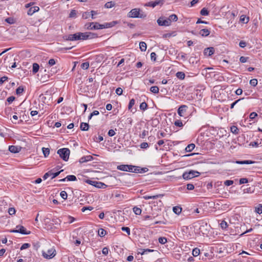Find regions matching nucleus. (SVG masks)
<instances>
[{"label":"nucleus","mask_w":262,"mask_h":262,"mask_svg":"<svg viewBox=\"0 0 262 262\" xmlns=\"http://www.w3.org/2000/svg\"><path fill=\"white\" fill-rule=\"evenodd\" d=\"M177 77L180 79H184L185 77V74L182 72H178L176 74Z\"/></svg>","instance_id":"38"},{"label":"nucleus","mask_w":262,"mask_h":262,"mask_svg":"<svg viewBox=\"0 0 262 262\" xmlns=\"http://www.w3.org/2000/svg\"><path fill=\"white\" fill-rule=\"evenodd\" d=\"M149 90L154 94H158L159 92V89L157 86H152L150 88Z\"/></svg>","instance_id":"32"},{"label":"nucleus","mask_w":262,"mask_h":262,"mask_svg":"<svg viewBox=\"0 0 262 262\" xmlns=\"http://www.w3.org/2000/svg\"><path fill=\"white\" fill-rule=\"evenodd\" d=\"M255 212L259 214L262 213V204H259L255 207Z\"/></svg>","instance_id":"29"},{"label":"nucleus","mask_w":262,"mask_h":262,"mask_svg":"<svg viewBox=\"0 0 262 262\" xmlns=\"http://www.w3.org/2000/svg\"><path fill=\"white\" fill-rule=\"evenodd\" d=\"M89 16H90V13L88 12H84L82 14V18L85 19H88Z\"/></svg>","instance_id":"64"},{"label":"nucleus","mask_w":262,"mask_h":262,"mask_svg":"<svg viewBox=\"0 0 262 262\" xmlns=\"http://www.w3.org/2000/svg\"><path fill=\"white\" fill-rule=\"evenodd\" d=\"M98 234L100 237H103L106 235V231L104 229L100 228L98 231Z\"/></svg>","instance_id":"35"},{"label":"nucleus","mask_w":262,"mask_h":262,"mask_svg":"<svg viewBox=\"0 0 262 262\" xmlns=\"http://www.w3.org/2000/svg\"><path fill=\"white\" fill-rule=\"evenodd\" d=\"M20 148L18 146L11 145L9 147V150L12 153H17L20 151Z\"/></svg>","instance_id":"21"},{"label":"nucleus","mask_w":262,"mask_h":262,"mask_svg":"<svg viewBox=\"0 0 262 262\" xmlns=\"http://www.w3.org/2000/svg\"><path fill=\"white\" fill-rule=\"evenodd\" d=\"M147 252V249H139L137 253V256L140 258V256H142L143 254H145Z\"/></svg>","instance_id":"27"},{"label":"nucleus","mask_w":262,"mask_h":262,"mask_svg":"<svg viewBox=\"0 0 262 262\" xmlns=\"http://www.w3.org/2000/svg\"><path fill=\"white\" fill-rule=\"evenodd\" d=\"M10 232L12 233H19L25 235H28L30 233V231H27L24 226L20 225L16 226L15 229L11 230Z\"/></svg>","instance_id":"5"},{"label":"nucleus","mask_w":262,"mask_h":262,"mask_svg":"<svg viewBox=\"0 0 262 262\" xmlns=\"http://www.w3.org/2000/svg\"><path fill=\"white\" fill-rule=\"evenodd\" d=\"M248 182V180L247 178H241L239 179V184H246Z\"/></svg>","instance_id":"58"},{"label":"nucleus","mask_w":262,"mask_h":262,"mask_svg":"<svg viewBox=\"0 0 262 262\" xmlns=\"http://www.w3.org/2000/svg\"><path fill=\"white\" fill-rule=\"evenodd\" d=\"M93 159V158L92 156L89 155V156H83L79 159V162L80 163H83L86 162L88 161H91Z\"/></svg>","instance_id":"19"},{"label":"nucleus","mask_w":262,"mask_h":262,"mask_svg":"<svg viewBox=\"0 0 262 262\" xmlns=\"http://www.w3.org/2000/svg\"><path fill=\"white\" fill-rule=\"evenodd\" d=\"M150 124L151 126H152L153 127H156L159 124V120L158 118H152L150 121Z\"/></svg>","instance_id":"23"},{"label":"nucleus","mask_w":262,"mask_h":262,"mask_svg":"<svg viewBox=\"0 0 262 262\" xmlns=\"http://www.w3.org/2000/svg\"><path fill=\"white\" fill-rule=\"evenodd\" d=\"M220 226L222 229H226L228 227V224L225 221H222L220 223Z\"/></svg>","instance_id":"52"},{"label":"nucleus","mask_w":262,"mask_h":262,"mask_svg":"<svg viewBox=\"0 0 262 262\" xmlns=\"http://www.w3.org/2000/svg\"><path fill=\"white\" fill-rule=\"evenodd\" d=\"M117 168L120 170L132 172L134 166L128 165H120L118 166Z\"/></svg>","instance_id":"14"},{"label":"nucleus","mask_w":262,"mask_h":262,"mask_svg":"<svg viewBox=\"0 0 262 262\" xmlns=\"http://www.w3.org/2000/svg\"><path fill=\"white\" fill-rule=\"evenodd\" d=\"M235 163L238 164H251L255 163V162L251 160H244L236 161Z\"/></svg>","instance_id":"24"},{"label":"nucleus","mask_w":262,"mask_h":262,"mask_svg":"<svg viewBox=\"0 0 262 262\" xmlns=\"http://www.w3.org/2000/svg\"><path fill=\"white\" fill-rule=\"evenodd\" d=\"M167 19H169L170 21V24L171 23L172 21H176L178 20V17L176 14H171L169 16V17L167 18Z\"/></svg>","instance_id":"34"},{"label":"nucleus","mask_w":262,"mask_h":262,"mask_svg":"<svg viewBox=\"0 0 262 262\" xmlns=\"http://www.w3.org/2000/svg\"><path fill=\"white\" fill-rule=\"evenodd\" d=\"M24 91V88L21 86H20L18 88H17V89L16 90V94L17 95H20L23 93Z\"/></svg>","instance_id":"44"},{"label":"nucleus","mask_w":262,"mask_h":262,"mask_svg":"<svg viewBox=\"0 0 262 262\" xmlns=\"http://www.w3.org/2000/svg\"><path fill=\"white\" fill-rule=\"evenodd\" d=\"M63 39L66 40L74 41L73 34H70L68 36H64L63 37Z\"/></svg>","instance_id":"47"},{"label":"nucleus","mask_w":262,"mask_h":262,"mask_svg":"<svg viewBox=\"0 0 262 262\" xmlns=\"http://www.w3.org/2000/svg\"><path fill=\"white\" fill-rule=\"evenodd\" d=\"M188 109V106L186 105H181L178 110V114L181 117H184L186 115V111Z\"/></svg>","instance_id":"13"},{"label":"nucleus","mask_w":262,"mask_h":262,"mask_svg":"<svg viewBox=\"0 0 262 262\" xmlns=\"http://www.w3.org/2000/svg\"><path fill=\"white\" fill-rule=\"evenodd\" d=\"M67 181H75L77 180L76 176L74 175H69L67 177Z\"/></svg>","instance_id":"43"},{"label":"nucleus","mask_w":262,"mask_h":262,"mask_svg":"<svg viewBox=\"0 0 262 262\" xmlns=\"http://www.w3.org/2000/svg\"><path fill=\"white\" fill-rule=\"evenodd\" d=\"M147 107V104L145 102H143L141 103L140 105V108L142 110H145Z\"/></svg>","instance_id":"51"},{"label":"nucleus","mask_w":262,"mask_h":262,"mask_svg":"<svg viewBox=\"0 0 262 262\" xmlns=\"http://www.w3.org/2000/svg\"><path fill=\"white\" fill-rule=\"evenodd\" d=\"M30 246V245L28 243H25L22 245V246L20 247V250H24L28 248H29Z\"/></svg>","instance_id":"61"},{"label":"nucleus","mask_w":262,"mask_h":262,"mask_svg":"<svg viewBox=\"0 0 262 262\" xmlns=\"http://www.w3.org/2000/svg\"><path fill=\"white\" fill-rule=\"evenodd\" d=\"M214 53V49L213 47H209L205 49L204 53L205 55L211 56Z\"/></svg>","instance_id":"16"},{"label":"nucleus","mask_w":262,"mask_h":262,"mask_svg":"<svg viewBox=\"0 0 262 262\" xmlns=\"http://www.w3.org/2000/svg\"><path fill=\"white\" fill-rule=\"evenodd\" d=\"M173 211L177 215L180 214L182 211V208L180 206H177L173 207Z\"/></svg>","instance_id":"28"},{"label":"nucleus","mask_w":262,"mask_h":262,"mask_svg":"<svg viewBox=\"0 0 262 262\" xmlns=\"http://www.w3.org/2000/svg\"><path fill=\"white\" fill-rule=\"evenodd\" d=\"M140 49L142 51H145L147 48L146 43L145 42H141L139 44Z\"/></svg>","instance_id":"36"},{"label":"nucleus","mask_w":262,"mask_h":262,"mask_svg":"<svg viewBox=\"0 0 262 262\" xmlns=\"http://www.w3.org/2000/svg\"><path fill=\"white\" fill-rule=\"evenodd\" d=\"M157 54L155 52H152L150 54V59L151 61L155 62L157 59Z\"/></svg>","instance_id":"48"},{"label":"nucleus","mask_w":262,"mask_h":262,"mask_svg":"<svg viewBox=\"0 0 262 262\" xmlns=\"http://www.w3.org/2000/svg\"><path fill=\"white\" fill-rule=\"evenodd\" d=\"M114 6H115V3L112 1H111V2H107L105 4L104 7L106 8H111L113 7H114Z\"/></svg>","instance_id":"40"},{"label":"nucleus","mask_w":262,"mask_h":262,"mask_svg":"<svg viewBox=\"0 0 262 262\" xmlns=\"http://www.w3.org/2000/svg\"><path fill=\"white\" fill-rule=\"evenodd\" d=\"M39 69V66L37 63H34L33 64V69H32V72L35 74L36 73Z\"/></svg>","instance_id":"33"},{"label":"nucleus","mask_w":262,"mask_h":262,"mask_svg":"<svg viewBox=\"0 0 262 262\" xmlns=\"http://www.w3.org/2000/svg\"><path fill=\"white\" fill-rule=\"evenodd\" d=\"M200 14L202 15L207 16L209 14V11L207 10V9L204 8L201 10Z\"/></svg>","instance_id":"46"},{"label":"nucleus","mask_w":262,"mask_h":262,"mask_svg":"<svg viewBox=\"0 0 262 262\" xmlns=\"http://www.w3.org/2000/svg\"><path fill=\"white\" fill-rule=\"evenodd\" d=\"M247 45L246 42H245L244 40H241L239 43V46L241 48H245Z\"/></svg>","instance_id":"63"},{"label":"nucleus","mask_w":262,"mask_h":262,"mask_svg":"<svg viewBox=\"0 0 262 262\" xmlns=\"http://www.w3.org/2000/svg\"><path fill=\"white\" fill-rule=\"evenodd\" d=\"M233 184L232 180H226L224 182V185L227 186H230Z\"/></svg>","instance_id":"60"},{"label":"nucleus","mask_w":262,"mask_h":262,"mask_svg":"<svg viewBox=\"0 0 262 262\" xmlns=\"http://www.w3.org/2000/svg\"><path fill=\"white\" fill-rule=\"evenodd\" d=\"M89 66H90L89 62H85L82 63L81 64V67L83 69L86 70L89 68Z\"/></svg>","instance_id":"49"},{"label":"nucleus","mask_w":262,"mask_h":262,"mask_svg":"<svg viewBox=\"0 0 262 262\" xmlns=\"http://www.w3.org/2000/svg\"><path fill=\"white\" fill-rule=\"evenodd\" d=\"M134 168H133V170L132 172H136V173H142L143 172H145L146 171L145 169H146V168H141L139 167L135 166H134Z\"/></svg>","instance_id":"22"},{"label":"nucleus","mask_w":262,"mask_h":262,"mask_svg":"<svg viewBox=\"0 0 262 262\" xmlns=\"http://www.w3.org/2000/svg\"><path fill=\"white\" fill-rule=\"evenodd\" d=\"M63 171V170H61L60 171L56 172H53L52 170L49 171L48 172H46L43 176V179L44 180H46L47 178H48L49 177H51V179H53L57 176H58L61 172Z\"/></svg>","instance_id":"9"},{"label":"nucleus","mask_w":262,"mask_h":262,"mask_svg":"<svg viewBox=\"0 0 262 262\" xmlns=\"http://www.w3.org/2000/svg\"><path fill=\"white\" fill-rule=\"evenodd\" d=\"M199 172L194 170H190L189 172H185L182 175V177L185 180H190L198 176Z\"/></svg>","instance_id":"4"},{"label":"nucleus","mask_w":262,"mask_h":262,"mask_svg":"<svg viewBox=\"0 0 262 262\" xmlns=\"http://www.w3.org/2000/svg\"><path fill=\"white\" fill-rule=\"evenodd\" d=\"M200 251L199 249H198L197 248L193 249L192 250L193 256L194 257L198 256L200 254Z\"/></svg>","instance_id":"45"},{"label":"nucleus","mask_w":262,"mask_h":262,"mask_svg":"<svg viewBox=\"0 0 262 262\" xmlns=\"http://www.w3.org/2000/svg\"><path fill=\"white\" fill-rule=\"evenodd\" d=\"M135 103V100L134 99H132L128 104V108L129 110H131L132 107Z\"/></svg>","instance_id":"55"},{"label":"nucleus","mask_w":262,"mask_h":262,"mask_svg":"<svg viewBox=\"0 0 262 262\" xmlns=\"http://www.w3.org/2000/svg\"><path fill=\"white\" fill-rule=\"evenodd\" d=\"M80 128L83 131H87L89 128V125L87 123L82 122L80 124Z\"/></svg>","instance_id":"25"},{"label":"nucleus","mask_w":262,"mask_h":262,"mask_svg":"<svg viewBox=\"0 0 262 262\" xmlns=\"http://www.w3.org/2000/svg\"><path fill=\"white\" fill-rule=\"evenodd\" d=\"M249 21V17L245 15H242L240 17V21L244 24H247Z\"/></svg>","instance_id":"26"},{"label":"nucleus","mask_w":262,"mask_h":262,"mask_svg":"<svg viewBox=\"0 0 262 262\" xmlns=\"http://www.w3.org/2000/svg\"><path fill=\"white\" fill-rule=\"evenodd\" d=\"M84 26L88 30H99L100 24L97 22H92L86 23Z\"/></svg>","instance_id":"8"},{"label":"nucleus","mask_w":262,"mask_h":262,"mask_svg":"<svg viewBox=\"0 0 262 262\" xmlns=\"http://www.w3.org/2000/svg\"><path fill=\"white\" fill-rule=\"evenodd\" d=\"M153 253V254H148V258H150L151 260H154L158 258L160 255V252L157 250H152L148 249V253Z\"/></svg>","instance_id":"12"},{"label":"nucleus","mask_w":262,"mask_h":262,"mask_svg":"<svg viewBox=\"0 0 262 262\" xmlns=\"http://www.w3.org/2000/svg\"><path fill=\"white\" fill-rule=\"evenodd\" d=\"M116 23L115 21H112L111 23H105L104 24H100V26H99L100 29L111 28L113 27Z\"/></svg>","instance_id":"17"},{"label":"nucleus","mask_w":262,"mask_h":262,"mask_svg":"<svg viewBox=\"0 0 262 262\" xmlns=\"http://www.w3.org/2000/svg\"><path fill=\"white\" fill-rule=\"evenodd\" d=\"M39 10V8L38 6H34L30 7L27 12L29 15H32L34 13L38 12Z\"/></svg>","instance_id":"18"},{"label":"nucleus","mask_w":262,"mask_h":262,"mask_svg":"<svg viewBox=\"0 0 262 262\" xmlns=\"http://www.w3.org/2000/svg\"><path fill=\"white\" fill-rule=\"evenodd\" d=\"M159 197V195H148V204L149 207L151 210V212H148V214H151V215H148V220H151L152 218L156 217L158 215L161 208L162 205V202L158 200L157 199Z\"/></svg>","instance_id":"1"},{"label":"nucleus","mask_w":262,"mask_h":262,"mask_svg":"<svg viewBox=\"0 0 262 262\" xmlns=\"http://www.w3.org/2000/svg\"><path fill=\"white\" fill-rule=\"evenodd\" d=\"M210 31L208 29H202L199 32V34L202 37H207L210 34Z\"/></svg>","instance_id":"20"},{"label":"nucleus","mask_w":262,"mask_h":262,"mask_svg":"<svg viewBox=\"0 0 262 262\" xmlns=\"http://www.w3.org/2000/svg\"><path fill=\"white\" fill-rule=\"evenodd\" d=\"M164 3V0H156L155 1L148 2V7L155 8L157 6L161 7Z\"/></svg>","instance_id":"15"},{"label":"nucleus","mask_w":262,"mask_h":262,"mask_svg":"<svg viewBox=\"0 0 262 262\" xmlns=\"http://www.w3.org/2000/svg\"><path fill=\"white\" fill-rule=\"evenodd\" d=\"M121 230L123 231H125L127 233V234L129 235L130 234V228L127 227H123L121 228Z\"/></svg>","instance_id":"57"},{"label":"nucleus","mask_w":262,"mask_h":262,"mask_svg":"<svg viewBox=\"0 0 262 262\" xmlns=\"http://www.w3.org/2000/svg\"><path fill=\"white\" fill-rule=\"evenodd\" d=\"M133 211L136 214L140 215L141 213L142 210L140 208L135 207L133 208Z\"/></svg>","instance_id":"42"},{"label":"nucleus","mask_w":262,"mask_h":262,"mask_svg":"<svg viewBox=\"0 0 262 262\" xmlns=\"http://www.w3.org/2000/svg\"><path fill=\"white\" fill-rule=\"evenodd\" d=\"M158 24L160 26H169L170 25V21L164 17H160L157 20Z\"/></svg>","instance_id":"10"},{"label":"nucleus","mask_w":262,"mask_h":262,"mask_svg":"<svg viewBox=\"0 0 262 262\" xmlns=\"http://www.w3.org/2000/svg\"><path fill=\"white\" fill-rule=\"evenodd\" d=\"M60 196L64 200H66L67 199V197H68V195H67V193L66 192V191H61L60 193Z\"/></svg>","instance_id":"54"},{"label":"nucleus","mask_w":262,"mask_h":262,"mask_svg":"<svg viewBox=\"0 0 262 262\" xmlns=\"http://www.w3.org/2000/svg\"><path fill=\"white\" fill-rule=\"evenodd\" d=\"M231 132L235 135H237L239 133L238 128L235 126H232L231 127Z\"/></svg>","instance_id":"39"},{"label":"nucleus","mask_w":262,"mask_h":262,"mask_svg":"<svg viewBox=\"0 0 262 262\" xmlns=\"http://www.w3.org/2000/svg\"><path fill=\"white\" fill-rule=\"evenodd\" d=\"M176 35L175 32H173L171 33H167L163 34L162 37L164 38H169L171 36H174Z\"/></svg>","instance_id":"37"},{"label":"nucleus","mask_w":262,"mask_h":262,"mask_svg":"<svg viewBox=\"0 0 262 262\" xmlns=\"http://www.w3.org/2000/svg\"><path fill=\"white\" fill-rule=\"evenodd\" d=\"M57 154L63 160L67 161L69 158L70 150L69 148H63L58 149Z\"/></svg>","instance_id":"3"},{"label":"nucleus","mask_w":262,"mask_h":262,"mask_svg":"<svg viewBox=\"0 0 262 262\" xmlns=\"http://www.w3.org/2000/svg\"><path fill=\"white\" fill-rule=\"evenodd\" d=\"M158 242L161 245L165 244L166 243L168 242L167 238L163 236L158 238Z\"/></svg>","instance_id":"30"},{"label":"nucleus","mask_w":262,"mask_h":262,"mask_svg":"<svg viewBox=\"0 0 262 262\" xmlns=\"http://www.w3.org/2000/svg\"><path fill=\"white\" fill-rule=\"evenodd\" d=\"M56 255V250L54 248H52L49 249L47 252L43 251L42 256L47 259H51L54 257Z\"/></svg>","instance_id":"7"},{"label":"nucleus","mask_w":262,"mask_h":262,"mask_svg":"<svg viewBox=\"0 0 262 262\" xmlns=\"http://www.w3.org/2000/svg\"><path fill=\"white\" fill-rule=\"evenodd\" d=\"M42 152L45 157H47L49 156L50 154V149L48 148L43 147L42 148Z\"/></svg>","instance_id":"41"},{"label":"nucleus","mask_w":262,"mask_h":262,"mask_svg":"<svg viewBox=\"0 0 262 262\" xmlns=\"http://www.w3.org/2000/svg\"><path fill=\"white\" fill-rule=\"evenodd\" d=\"M76 11L75 10H72L70 14L69 17L70 18H75L76 17Z\"/></svg>","instance_id":"50"},{"label":"nucleus","mask_w":262,"mask_h":262,"mask_svg":"<svg viewBox=\"0 0 262 262\" xmlns=\"http://www.w3.org/2000/svg\"><path fill=\"white\" fill-rule=\"evenodd\" d=\"M250 84L253 86H255L257 84V80L256 79L250 80Z\"/></svg>","instance_id":"56"},{"label":"nucleus","mask_w":262,"mask_h":262,"mask_svg":"<svg viewBox=\"0 0 262 262\" xmlns=\"http://www.w3.org/2000/svg\"><path fill=\"white\" fill-rule=\"evenodd\" d=\"M98 37V35L96 33L91 32H78L73 34L74 40H87L90 39L95 38Z\"/></svg>","instance_id":"2"},{"label":"nucleus","mask_w":262,"mask_h":262,"mask_svg":"<svg viewBox=\"0 0 262 262\" xmlns=\"http://www.w3.org/2000/svg\"><path fill=\"white\" fill-rule=\"evenodd\" d=\"M128 16L129 17L136 18L142 17V15H140V10L138 9H132L128 13Z\"/></svg>","instance_id":"11"},{"label":"nucleus","mask_w":262,"mask_h":262,"mask_svg":"<svg viewBox=\"0 0 262 262\" xmlns=\"http://www.w3.org/2000/svg\"><path fill=\"white\" fill-rule=\"evenodd\" d=\"M195 147V145L193 143L188 145L186 148L185 150L186 152L191 151Z\"/></svg>","instance_id":"31"},{"label":"nucleus","mask_w":262,"mask_h":262,"mask_svg":"<svg viewBox=\"0 0 262 262\" xmlns=\"http://www.w3.org/2000/svg\"><path fill=\"white\" fill-rule=\"evenodd\" d=\"M248 58V57L241 56L239 58V61L242 63H245L247 61Z\"/></svg>","instance_id":"59"},{"label":"nucleus","mask_w":262,"mask_h":262,"mask_svg":"<svg viewBox=\"0 0 262 262\" xmlns=\"http://www.w3.org/2000/svg\"><path fill=\"white\" fill-rule=\"evenodd\" d=\"M123 90L121 88H118L116 90V93L118 95H121L122 94Z\"/></svg>","instance_id":"62"},{"label":"nucleus","mask_w":262,"mask_h":262,"mask_svg":"<svg viewBox=\"0 0 262 262\" xmlns=\"http://www.w3.org/2000/svg\"><path fill=\"white\" fill-rule=\"evenodd\" d=\"M174 124L176 126H179V127H182L183 126V124L182 122L180 120H176Z\"/></svg>","instance_id":"53"},{"label":"nucleus","mask_w":262,"mask_h":262,"mask_svg":"<svg viewBox=\"0 0 262 262\" xmlns=\"http://www.w3.org/2000/svg\"><path fill=\"white\" fill-rule=\"evenodd\" d=\"M85 182L86 183L94 186L98 188H104L106 187V185L104 183L101 182L92 181L90 180H87Z\"/></svg>","instance_id":"6"}]
</instances>
